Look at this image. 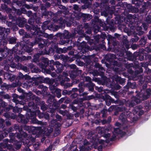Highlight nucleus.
Masks as SVG:
<instances>
[{
  "mask_svg": "<svg viewBox=\"0 0 151 151\" xmlns=\"http://www.w3.org/2000/svg\"><path fill=\"white\" fill-rule=\"evenodd\" d=\"M18 2H17V4H18Z\"/></svg>",
  "mask_w": 151,
  "mask_h": 151,
  "instance_id": "nucleus-39",
  "label": "nucleus"
},
{
  "mask_svg": "<svg viewBox=\"0 0 151 151\" xmlns=\"http://www.w3.org/2000/svg\"><path fill=\"white\" fill-rule=\"evenodd\" d=\"M69 67L70 68L74 69L76 68V66L75 64H72L69 65Z\"/></svg>",
  "mask_w": 151,
  "mask_h": 151,
  "instance_id": "nucleus-8",
  "label": "nucleus"
},
{
  "mask_svg": "<svg viewBox=\"0 0 151 151\" xmlns=\"http://www.w3.org/2000/svg\"><path fill=\"white\" fill-rule=\"evenodd\" d=\"M74 9L76 10H78V6L76 5H74L73 6Z\"/></svg>",
  "mask_w": 151,
  "mask_h": 151,
  "instance_id": "nucleus-11",
  "label": "nucleus"
},
{
  "mask_svg": "<svg viewBox=\"0 0 151 151\" xmlns=\"http://www.w3.org/2000/svg\"><path fill=\"white\" fill-rule=\"evenodd\" d=\"M74 95H75V96H77V95H76V94H74Z\"/></svg>",
  "mask_w": 151,
  "mask_h": 151,
  "instance_id": "nucleus-34",
  "label": "nucleus"
},
{
  "mask_svg": "<svg viewBox=\"0 0 151 151\" xmlns=\"http://www.w3.org/2000/svg\"><path fill=\"white\" fill-rule=\"evenodd\" d=\"M132 114V113L129 111L127 112V116H125L123 113L121 114L119 116V118L123 122H125L127 120L126 117H130V115Z\"/></svg>",
  "mask_w": 151,
  "mask_h": 151,
  "instance_id": "nucleus-3",
  "label": "nucleus"
},
{
  "mask_svg": "<svg viewBox=\"0 0 151 151\" xmlns=\"http://www.w3.org/2000/svg\"><path fill=\"white\" fill-rule=\"evenodd\" d=\"M74 149H76V146H74Z\"/></svg>",
  "mask_w": 151,
  "mask_h": 151,
  "instance_id": "nucleus-24",
  "label": "nucleus"
},
{
  "mask_svg": "<svg viewBox=\"0 0 151 151\" xmlns=\"http://www.w3.org/2000/svg\"><path fill=\"white\" fill-rule=\"evenodd\" d=\"M102 147L101 145L99 146L98 149L99 151H101L102 150Z\"/></svg>",
  "mask_w": 151,
  "mask_h": 151,
  "instance_id": "nucleus-13",
  "label": "nucleus"
},
{
  "mask_svg": "<svg viewBox=\"0 0 151 151\" xmlns=\"http://www.w3.org/2000/svg\"><path fill=\"white\" fill-rule=\"evenodd\" d=\"M24 32V30L23 29H21L19 31V33L21 35H22L23 34Z\"/></svg>",
  "mask_w": 151,
  "mask_h": 151,
  "instance_id": "nucleus-10",
  "label": "nucleus"
},
{
  "mask_svg": "<svg viewBox=\"0 0 151 151\" xmlns=\"http://www.w3.org/2000/svg\"><path fill=\"white\" fill-rule=\"evenodd\" d=\"M151 38V37H148V38L150 39Z\"/></svg>",
  "mask_w": 151,
  "mask_h": 151,
  "instance_id": "nucleus-29",
  "label": "nucleus"
},
{
  "mask_svg": "<svg viewBox=\"0 0 151 151\" xmlns=\"http://www.w3.org/2000/svg\"><path fill=\"white\" fill-rule=\"evenodd\" d=\"M65 106H64V107H63V108H65Z\"/></svg>",
  "mask_w": 151,
  "mask_h": 151,
  "instance_id": "nucleus-30",
  "label": "nucleus"
},
{
  "mask_svg": "<svg viewBox=\"0 0 151 151\" xmlns=\"http://www.w3.org/2000/svg\"><path fill=\"white\" fill-rule=\"evenodd\" d=\"M52 130H51V131H50V132H51L52 131Z\"/></svg>",
  "mask_w": 151,
  "mask_h": 151,
  "instance_id": "nucleus-32",
  "label": "nucleus"
},
{
  "mask_svg": "<svg viewBox=\"0 0 151 151\" xmlns=\"http://www.w3.org/2000/svg\"><path fill=\"white\" fill-rule=\"evenodd\" d=\"M87 78H88V79H90V78L89 77H88Z\"/></svg>",
  "mask_w": 151,
  "mask_h": 151,
  "instance_id": "nucleus-27",
  "label": "nucleus"
},
{
  "mask_svg": "<svg viewBox=\"0 0 151 151\" xmlns=\"http://www.w3.org/2000/svg\"><path fill=\"white\" fill-rule=\"evenodd\" d=\"M58 71L59 72H61L62 71V69H58Z\"/></svg>",
  "mask_w": 151,
  "mask_h": 151,
  "instance_id": "nucleus-21",
  "label": "nucleus"
},
{
  "mask_svg": "<svg viewBox=\"0 0 151 151\" xmlns=\"http://www.w3.org/2000/svg\"><path fill=\"white\" fill-rule=\"evenodd\" d=\"M56 63H57V64H58V66H59V67L60 66L61 67V65L59 63V62H57Z\"/></svg>",
  "mask_w": 151,
  "mask_h": 151,
  "instance_id": "nucleus-19",
  "label": "nucleus"
},
{
  "mask_svg": "<svg viewBox=\"0 0 151 151\" xmlns=\"http://www.w3.org/2000/svg\"><path fill=\"white\" fill-rule=\"evenodd\" d=\"M101 130L102 131L103 130V129H104V128H101Z\"/></svg>",
  "mask_w": 151,
  "mask_h": 151,
  "instance_id": "nucleus-26",
  "label": "nucleus"
},
{
  "mask_svg": "<svg viewBox=\"0 0 151 151\" xmlns=\"http://www.w3.org/2000/svg\"><path fill=\"white\" fill-rule=\"evenodd\" d=\"M111 119V118L110 117H109L108 118V119Z\"/></svg>",
  "mask_w": 151,
  "mask_h": 151,
  "instance_id": "nucleus-28",
  "label": "nucleus"
},
{
  "mask_svg": "<svg viewBox=\"0 0 151 151\" xmlns=\"http://www.w3.org/2000/svg\"><path fill=\"white\" fill-rule=\"evenodd\" d=\"M50 67L51 70H54V68L52 66H50Z\"/></svg>",
  "mask_w": 151,
  "mask_h": 151,
  "instance_id": "nucleus-17",
  "label": "nucleus"
},
{
  "mask_svg": "<svg viewBox=\"0 0 151 151\" xmlns=\"http://www.w3.org/2000/svg\"><path fill=\"white\" fill-rule=\"evenodd\" d=\"M150 22H151V21H149V23H150Z\"/></svg>",
  "mask_w": 151,
  "mask_h": 151,
  "instance_id": "nucleus-35",
  "label": "nucleus"
},
{
  "mask_svg": "<svg viewBox=\"0 0 151 151\" xmlns=\"http://www.w3.org/2000/svg\"><path fill=\"white\" fill-rule=\"evenodd\" d=\"M115 125L116 126H119L120 125V124L118 122H116L115 124Z\"/></svg>",
  "mask_w": 151,
  "mask_h": 151,
  "instance_id": "nucleus-14",
  "label": "nucleus"
},
{
  "mask_svg": "<svg viewBox=\"0 0 151 151\" xmlns=\"http://www.w3.org/2000/svg\"><path fill=\"white\" fill-rule=\"evenodd\" d=\"M51 149L50 148H48L45 151H51Z\"/></svg>",
  "mask_w": 151,
  "mask_h": 151,
  "instance_id": "nucleus-20",
  "label": "nucleus"
},
{
  "mask_svg": "<svg viewBox=\"0 0 151 151\" xmlns=\"http://www.w3.org/2000/svg\"><path fill=\"white\" fill-rule=\"evenodd\" d=\"M19 109L17 107H14V110H15V111L17 112H18V109Z\"/></svg>",
  "mask_w": 151,
  "mask_h": 151,
  "instance_id": "nucleus-12",
  "label": "nucleus"
},
{
  "mask_svg": "<svg viewBox=\"0 0 151 151\" xmlns=\"http://www.w3.org/2000/svg\"><path fill=\"white\" fill-rule=\"evenodd\" d=\"M78 3H80L81 2L83 4H87L88 2V0H78Z\"/></svg>",
  "mask_w": 151,
  "mask_h": 151,
  "instance_id": "nucleus-7",
  "label": "nucleus"
},
{
  "mask_svg": "<svg viewBox=\"0 0 151 151\" xmlns=\"http://www.w3.org/2000/svg\"><path fill=\"white\" fill-rule=\"evenodd\" d=\"M61 96L60 93H59V94L57 95V97L58 98H60Z\"/></svg>",
  "mask_w": 151,
  "mask_h": 151,
  "instance_id": "nucleus-18",
  "label": "nucleus"
},
{
  "mask_svg": "<svg viewBox=\"0 0 151 151\" xmlns=\"http://www.w3.org/2000/svg\"><path fill=\"white\" fill-rule=\"evenodd\" d=\"M64 0H63V2H64Z\"/></svg>",
  "mask_w": 151,
  "mask_h": 151,
  "instance_id": "nucleus-38",
  "label": "nucleus"
},
{
  "mask_svg": "<svg viewBox=\"0 0 151 151\" xmlns=\"http://www.w3.org/2000/svg\"><path fill=\"white\" fill-rule=\"evenodd\" d=\"M0 31L1 32H0V35L2 36V35L3 36V34H4V32L6 33H8V32H9V29H6L4 28L3 27H0ZM1 38V37H0Z\"/></svg>",
  "mask_w": 151,
  "mask_h": 151,
  "instance_id": "nucleus-5",
  "label": "nucleus"
},
{
  "mask_svg": "<svg viewBox=\"0 0 151 151\" xmlns=\"http://www.w3.org/2000/svg\"><path fill=\"white\" fill-rule=\"evenodd\" d=\"M121 131L118 128L114 129V132H113V135L112 137H110V134H106L104 135V137L107 139L106 140L107 143L109 142L110 141L113 140L114 138L116 137L117 135L120 134H121Z\"/></svg>",
  "mask_w": 151,
  "mask_h": 151,
  "instance_id": "nucleus-2",
  "label": "nucleus"
},
{
  "mask_svg": "<svg viewBox=\"0 0 151 151\" xmlns=\"http://www.w3.org/2000/svg\"><path fill=\"white\" fill-rule=\"evenodd\" d=\"M19 27H22V26H20L19 25Z\"/></svg>",
  "mask_w": 151,
  "mask_h": 151,
  "instance_id": "nucleus-31",
  "label": "nucleus"
},
{
  "mask_svg": "<svg viewBox=\"0 0 151 151\" xmlns=\"http://www.w3.org/2000/svg\"><path fill=\"white\" fill-rule=\"evenodd\" d=\"M90 17H91V18L92 17V16H91Z\"/></svg>",
  "mask_w": 151,
  "mask_h": 151,
  "instance_id": "nucleus-43",
  "label": "nucleus"
},
{
  "mask_svg": "<svg viewBox=\"0 0 151 151\" xmlns=\"http://www.w3.org/2000/svg\"><path fill=\"white\" fill-rule=\"evenodd\" d=\"M19 88H18V90H19Z\"/></svg>",
  "mask_w": 151,
  "mask_h": 151,
  "instance_id": "nucleus-36",
  "label": "nucleus"
},
{
  "mask_svg": "<svg viewBox=\"0 0 151 151\" xmlns=\"http://www.w3.org/2000/svg\"><path fill=\"white\" fill-rule=\"evenodd\" d=\"M151 91L150 89H147L146 91H145L144 94L142 95V96H140L138 98V96L137 95V97H134L132 99V102L133 103H131L130 105L131 106H133L136 104L139 103L142 100L146 99L148 98L150 96Z\"/></svg>",
  "mask_w": 151,
  "mask_h": 151,
  "instance_id": "nucleus-1",
  "label": "nucleus"
},
{
  "mask_svg": "<svg viewBox=\"0 0 151 151\" xmlns=\"http://www.w3.org/2000/svg\"><path fill=\"white\" fill-rule=\"evenodd\" d=\"M78 151L77 150H76V151Z\"/></svg>",
  "mask_w": 151,
  "mask_h": 151,
  "instance_id": "nucleus-42",
  "label": "nucleus"
},
{
  "mask_svg": "<svg viewBox=\"0 0 151 151\" xmlns=\"http://www.w3.org/2000/svg\"><path fill=\"white\" fill-rule=\"evenodd\" d=\"M8 1V3L10 2V1L9 0H7Z\"/></svg>",
  "mask_w": 151,
  "mask_h": 151,
  "instance_id": "nucleus-25",
  "label": "nucleus"
},
{
  "mask_svg": "<svg viewBox=\"0 0 151 151\" xmlns=\"http://www.w3.org/2000/svg\"><path fill=\"white\" fill-rule=\"evenodd\" d=\"M72 90L73 91H77L78 89L77 88H74L72 89Z\"/></svg>",
  "mask_w": 151,
  "mask_h": 151,
  "instance_id": "nucleus-15",
  "label": "nucleus"
},
{
  "mask_svg": "<svg viewBox=\"0 0 151 151\" xmlns=\"http://www.w3.org/2000/svg\"><path fill=\"white\" fill-rule=\"evenodd\" d=\"M86 142L87 143V145L88 144V143L87 142L86 140L84 141V144L86 143ZM79 149L80 151H88L91 150V147L84 144L83 145L80 146Z\"/></svg>",
  "mask_w": 151,
  "mask_h": 151,
  "instance_id": "nucleus-4",
  "label": "nucleus"
},
{
  "mask_svg": "<svg viewBox=\"0 0 151 151\" xmlns=\"http://www.w3.org/2000/svg\"><path fill=\"white\" fill-rule=\"evenodd\" d=\"M52 62H54V61H53V60H52Z\"/></svg>",
  "mask_w": 151,
  "mask_h": 151,
  "instance_id": "nucleus-37",
  "label": "nucleus"
},
{
  "mask_svg": "<svg viewBox=\"0 0 151 151\" xmlns=\"http://www.w3.org/2000/svg\"><path fill=\"white\" fill-rule=\"evenodd\" d=\"M6 41L5 42H3V45H4L6 43H7L6 41Z\"/></svg>",
  "mask_w": 151,
  "mask_h": 151,
  "instance_id": "nucleus-22",
  "label": "nucleus"
},
{
  "mask_svg": "<svg viewBox=\"0 0 151 151\" xmlns=\"http://www.w3.org/2000/svg\"><path fill=\"white\" fill-rule=\"evenodd\" d=\"M18 2H17V4H18Z\"/></svg>",
  "mask_w": 151,
  "mask_h": 151,
  "instance_id": "nucleus-40",
  "label": "nucleus"
},
{
  "mask_svg": "<svg viewBox=\"0 0 151 151\" xmlns=\"http://www.w3.org/2000/svg\"><path fill=\"white\" fill-rule=\"evenodd\" d=\"M9 41L10 44H14L16 41V39L12 37L9 39Z\"/></svg>",
  "mask_w": 151,
  "mask_h": 151,
  "instance_id": "nucleus-6",
  "label": "nucleus"
},
{
  "mask_svg": "<svg viewBox=\"0 0 151 151\" xmlns=\"http://www.w3.org/2000/svg\"><path fill=\"white\" fill-rule=\"evenodd\" d=\"M3 51H4V50L2 49L1 50H0V52H2Z\"/></svg>",
  "mask_w": 151,
  "mask_h": 151,
  "instance_id": "nucleus-23",
  "label": "nucleus"
},
{
  "mask_svg": "<svg viewBox=\"0 0 151 151\" xmlns=\"http://www.w3.org/2000/svg\"><path fill=\"white\" fill-rule=\"evenodd\" d=\"M64 100V99H61L59 101V102L60 103H61Z\"/></svg>",
  "mask_w": 151,
  "mask_h": 151,
  "instance_id": "nucleus-16",
  "label": "nucleus"
},
{
  "mask_svg": "<svg viewBox=\"0 0 151 151\" xmlns=\"http://www.w3.org/2000/svg\"><path fill=\"white\" fill-rule=\"evenodd\" d=\"M99 143L100 144H104L105 142V141L103 139H101L100 140H99Z\"/></svg>",
  "mask_w": 151,
  "mask_h": 151,
  "instance_id": "nucleus-9",
  "label": "nucleus"
},
{
  "mask_svg": "<svg viewBox=\"0 0 151 151\" xmlns=\"http://www.w3.org/2000/svg\"><path fill=\"white\" fill-rule=\"evenodd\" d=\"M18 2H17V4H18Z\"/></svg>",
  "mask_w": 151,
  "mask_h": 151,
  "instance_id": "nucleus-41",
  "label": "nucleus"
},
{
  "mask_svg": "<svg viewBox=\"0 0 151 151\" xmlns=\"http://www.w3.org/2000/svg\"><path fill=\"white\" fill-rule=\"evenodd\" d=\"M82 8L83 9H84V8H84V7H83V6H82Z\"/></svg>",
  "mask_w": 151,
  "mask_h": 151,
  "instance_id": "nucleus-33",
  "label": "nucleus"
}]
</instances>
